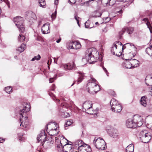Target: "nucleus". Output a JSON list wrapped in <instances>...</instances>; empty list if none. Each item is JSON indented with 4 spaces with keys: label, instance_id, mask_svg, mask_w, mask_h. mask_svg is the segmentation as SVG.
I'll list each match as a JSON object with an SVG mask.
<instances>
[{
    "label": "nucleus",
    "instance_id": "obj_1",
    "mask_svg": "<svg viewBox=\"0 0 152 152\" xmlns=\"http://www.w3.org/2000/svg\"><path fill=\"white\" fill-rule=\"evenodd\" d=\"M22 105L23 108L19 112V114L22 117V118H21L20 119L21 122L20 126L26 128L29 125V122L27 119L28 117L26 116V113L30 110L31 106L27 102H23Z\"/></svg>",
    "mask_w": 152,
    "mask_h": 152
},
{
    "label": "nucleus",
    "instance_id": "obj_2",
    "mask_svg": "<svg viewBox=\"0 0 152 152\" xmlns=\"http://www.w3.org/2000/svg\"><path fill=\"white\" fill-rule=\"evenodd\" d=\"M97 82L96 80L92 77L88 80L86 86V88L90 94H95L100 90V87L97 84Z\"/></svg>",
    "mask_w": 152,
    "mask_h": 152
},
{
    "label": "nucleus",
    "instance_id": "obj_3",
    "mask_svg": "<svg viewBox=\"0 0 152 152\" xmlns=\"http://www.w3.org/2000/svg\"><path fill=\"white\" fill-rule=\"evenodd\" d=\"M99 54L95 48H90L86 51V57L90 64H92L96 62Z\"/></svg>",
    "mask_w": 152,
    "mask_h": 152
},
{
    "label": "nucleus",
    "instance_id": "obj_4",
    "mask_svg": "<svg viewBox=\"0 0 152 152\" xmlns=\"http://www.w3.org/2000/svg\"><path fill=\"white\" fill-rule=\"evenodd\" d=\"M138 137L142 142L147 143L151 139V134L146 130H142L140 132Z\"/></svg>",
    "mask_w": 152,
    "mask_h": 152
},
{
    "label": "nucleus",
    "instance_id": "obj_5",
    "mask_svg": "<svg viewBox=\"0 0 152 152\" xmlns=\"http://www.w3.org/2000/svg\"><path fill=\"white\" fill-rule=\"evenodd\" d=\"M93 143L96 148L100 150H103L107 148L106 143L102 138L99 137L96 139V138L95 137L93 141Z\"/></svg>",
    "mask_w": 152,
    "mask_h": 152
},
{
    "label": "nucleus",
    "instance_id": "obj_6",
    "mask_svg": "<svg viewBox=\"0 0 152 152\" xmlns=\"http://www.w3.org/2000/svg\"><path fill=\"white\" fill-rule=\"evenodd\" d=\"M14 21L16 26L18 28L20 32L23 33L25 28L23 24V18L20 16H17L14 18Z\"/></svg>",
    "mask_w": 152,
    "mask_h": 152
},
{
    "label": "nucleus",
    "instance_id": "obj_7",
    "mask_svg": "<svg viewBox=\"0 0 152 152\" xmlns=\"http://www.w3.org/2000/svg\"><path fill=\"white\" fill-rule=\"evenodd\" d=\"M139 119L137 117H136V115H134L133 119H129L126 121V125L127 127L134 129L137 127L136 122Z\"/></svg>",
    "mask_w": 152,
    "mask_h": 152
},
{
    "label": "nucleus",
    "instance_id": "obj_8",
    "mask_svg": "<svg viewBox=\"0 0 152 152\" xmlns=\"http://www.w3.org/2000/svg\"><path fill=\"white\" fill-rule=\"evenodd\" d=\"M40 134L38 135L37 139L38 142H41V145L43 146L44 142L46 140V136L44 130H42Z\"/></svg>",
    "mask_w": 152,
    "mask_h": 152
},
{
    "label": "nucleus",
    "instance_id": "obj_9",
    "mask_svg": "<svg viewBox=\"0 0 152 152\" xmlns=\"http://www.w3.org/2000/svg\"><path fill=\"white\" fill-rule=\"evenodd\" d=\"M92 106V102L90 101H87L83 104L82 108L83 112H86L91 110Z\"/></svg>",
    "mask_w": 152,
    "mask_h": 152
},
{
    "label": "nucleus",
    "instance_id": "obj_10",
    "mask_svg": "<svg viewBox=\"0 0 152 152\" xmlns=\"http://www.w3.org/2000/svg\"><path fill=\"white\" fill-rule=\"evenodd\" d=\"M25 15L27 18L29 19V22H31L32 21V22H34L35 21V19L36 18V15L35 13L31 11H28L26 12Z\"/></svg>",
    "mask_w": 152,
    "mask_h": 152
},
{
    "label": "nucleus",
    "instance_id": "obj_11",
    "mask_svg": "<svg viewBox=\"0 0 152 152\" xmlns=\"http://www.w3.org/2000/svg\"><path fill=\"white\" fill-rule=\"evenodd\" d=\"M75 64L73 62L64 64L62 65L63 67L66 70L72 69L75 67Z\"/></svg>",
    "mask_w": 152,
    "mask_h": 152
},
{
    "label": "nucleus",
    "instance_id": "obj_12",
    "mask_svg": "<svg viewBox=\"0 0 152 152\" xmlns=\"http://www.w3.org/2000/svg\"><path fill=\"white\" fill-rule=\"evenodd\" d=\"M70 44L72 45L70 46V49H79L81 47L80 43L77 41H72L70 42Z\"/></svg>",
    "mask_w": 152,
    "mask_h": 152
},
{
    "label": "nucleus",
    "instance_id": "obj_13",
    "mask_svg": "<svg viewBox=\"0 0 152 152\" xmlns=\"http://www.w3.org/2000/svg\"><path fill=\"white\" fill-rule=\"evenodd\" d=\"M73 146L71 144L66 143L64 146V151L63 152H72L73 151Z\"/></svg>",
    "mask_w": 152,
    "mask_h": 152
},
{
    "label": "nucleus",
    "instance_id": "obj_14",
    "mask_svg": "<svg viewBox=\"0 0 152 152\" xmlns=\"http://www.w3.org/2000/svg\"><path fill=\"white\" fill-rule=\"evenodd\" d=\"M49 25L48 23L44 24L42 27V34H47L50 32L49 30Z\"/></svg>",
    "mask_w": 152,
    "mask_h": 152
},
{
    "label": "nucleus",
    "instance_id": "obj_15",
    "mask_svg": "<svg viewBox=\"0 0 152 152\" xmlns=\"http://www.w3.org/2000/svg\"><path fill=\"white\" fill-rule=\"evenodd\" d=\"M122 109V107L119 103L111 108L112 111L117 113L120 112Z\"/></svg>",
    "mask_w": 152,
    "mask_h": 152
},
{
    "label": "nucleus",
    "instance_id": "obj_16",
    "mask_svg": "<svg viewBox=\"0 0 152 152\" xmlns=\"http://www.w3.org/2000/svg\"><path fill=\"white\" fill-rule=\"evenodd\" d=\"M117 47V45H116L115 44H113L112 47L111 48V53L114 55H115L117 56H120L121 55V53L120 52L118 54L115 53V52L116 50Z\"/></svg>",
    "mask_w": 152,
    "mask_h": 152
},
{
    "label": "nucleus",
    "instance_id": "obj_17",
    "mask_svg": "<svg viewBox=\"0 0 152 152\" xmlns=\"http://www.w3.org/2000/svg\"><path fill=\"white\" fill-rule=\"evenodd\" d=\"M130 61L133 68L137 67L139 66L140 62L137 60L132 59L130 60Z\"/></svg>",
    "mask_w": 152,
    "mask_h": 152
},
{
    "label": "nucleus",
    "instance_id": "obj_18",
    "mask_svg": "<svg viewBox=\"0 0 152 152\" xmlns=\"http://www.w3.org/2000/svg\"><path fill=\"white\" fill-rule=\"evenodd\" d=\"M147 98L145 96H142L140 99V103L144 107H146L147 105Z\"/></svg>",
    "mask_w": 152,
    "mask_h": 152
},
{
    "label": "nucleus",
    "instance_id": "obj_19",
    "mask_svg": "<svg viewBox=\"0 0 152 152\" xmlns=\"http://www.w3.org/2000/svg\"><path fill=\"white\" fill-rule=\"evenodd\" d=\"M109 134L110 136L113 138H116L118 135V131L116 129H113L111 132L109 133Z\"/></svg>",
    "mask_w": 152,
    "mask_h": 152
},
{
    "label": "nucleus",
    "instance_id": "obj_20",
    "mask_svg": "<svg viewBox=\"0 0 152 152\" xmlns=\"http://www.w3.org/2000/svg\"><path fill=\"white\" fill-rule=\"evenodd\" d=\"M69 142L71 143L73 145H75L76 147L79 146L81 145H84L85 144L82 140H78L75 142H72L70 141H69Z\"/></svg>",
    "mask_w": 152,
    "mask_h": 152
},
{
    "label": "nucleus",
    "instance_id": "obj_21",
    "mask_svg": "<svg viewBox=\"0 0 152 152\" xmlns=\"http://www.w3.org/2000/svg\"><path fill=\"white\" fill-rule=\"evenodd\" d=\"M26 45V44H22L21 45L16 49V51L19 53L23 52L25 48Z\"/></svg>",
    "mask_w": 152,
    "mask_h": 152
},
{
    "label": "nucleus",
    "instance_id": "obj_22",
    "mask_svg": "<svg viewBox=\"0 0 152 152\" xmlns=\"http://www.w3.org/2000/svg\"><path fill=\"white\" fill-rule=\"evenodd\" d=\"M136 117H137L139 118L138 119V120H137L136 122V124H137V127H140L143 124V121H142V118L141 116H139L138 115H136Z\"/></svg>",
    "mask_w": 152,
    "mask_h": 152
},
{
    "label": "nucleus",
    "instance_id": "obj_23",
    "mask_svg": "<svg viewBox=\"0 0 152 152\" xmlns=\"http://www.w3.org/2000/svg\"><path fill=\"white\" fill-rule=\"evenodd\" d=\"M69 142L66 139L64 138L63 137L61 138L60 140V142L61 145L64 146V145L66 143H68L67 142Z\"/></svg>",
    "mask_w": 152,
    "mask_h": 152
},
{
    "label": "nucleus",
    "instance_id": "obj_24",
    "mask_svg": "<svg viewBox=\"0 0 152 152\" xmlns=\"http://www.w3.org/2000/svg\"><path fill=\"white\" fill-rule=\"evenodd\" d=\"M57 128L51 129L48 132V134L51 136H55L58 134V132L56 133Z\"/></svg>",
    "mask_w": 152,
    "mask_h": 152
},
{
    "label": "nucleus",
    "instance_id": "obj_25",
    "mask_svg": "<svg viewBox=\"0 0 152 152\" xmlns=\"http://www.w3.org/2000/svg\"><path fill=\"white\" fill-rule=\"evenodd\" d=\"M119 103L118 101L114 99H112L110 102V104L111 106V109L113 108L114 106L118 104Z\"/></svg>",
    "mask_w": 152,
    "mask_h": 152
},
{
    "label": "nucleus",
    "instance_id": "obj_26",
    "mask_svg": "<svg viewBox=\"0 0 152 152\" xmlns=\"http://www.w3.org/2000/svg\"><path fill=\"white\" fill-rule=\"evenodd\" d=\"M152 45L147 48L145 50L146 53L151 56H152Z\"/></svg>",
    "mask_w": 152,
    "mask_h": 152
},
{
    "label": "nucleus",
    "instance_id": "obj_27",
    "mask_svg": "<svg viewBox=\"0 0 152 152\" xmlns=\"http://www.w3.org/2000/svg\"><path fill=\"white\" fill-rule=\"evenodd\" d=\"M134 145L133 144H130L126 148V152H128L129 151H134Z\"/></svg>",
    "mask_w": 152,
    "mask_h": 152
},
{
    "label": "nucleus",
    "instance_id": "obj_28",
    "mask_svg": "<svg viewBox=\"0 0 152 152\" xmlns=\"http://www.w3.org/2000/svg\"><path fill=\"white\" fill-rule=\"evenodd\" d=\"M134 46V48H136L134 46V45L132 43H127L123 45L122 49L123 50L127 47H129V46Z\"/></svg>",
    "mask_w": 152,
    "mask_h": 152
},
{
    "label": "nucleus",
    "instance_id": "obj_29",
    "mask_svg": "<svg viewBox=\"0 0 152 152\" xmlns=\"http://www.w3.org/2000/svg\"><path fill=\"white\" fill-rule=\"evenodd\" d=\"M64 148V146L60 144H59L57 146V150L59 152H63Z\"/></svg>",
    "mask_w": 152,
    "mask_h": 152
},
{
    "label": "nucleus",
    "instance_id": "obj_30",
    "mask_svg": "<svg viewBox=\"0 0 152 152\" xmlns=\"http://www.w3.org/2000/svg\"><path fill=\"white\" fill-rule=\"evenodd\" d=\"M84 145H86V147L84 149V150L82 151V152H91V149L90 146L86 144H85Z\"/></svg>",
    "mask_w": 152,
    "mask_h": 152
},
{
    "label": "nucleus",
    "instance_id": "obj_31",
    "mask_svg": "<svg viewBox=\"0 0 152 152\" xmlns=\"http://www.w3.org/2000/svg\"><path fill=\"white\" fill-rule=\"evenodd\" d=\"M12 88L11 86H8L5 88V91L9 94H10L12 92Z\"/></svg>",
    "mask_w": 152,
    "mask_h": 152
},
{
    "label": "nucleus",
    "instance_id": "obj_32",
    "mask_svg": "<svg viewBox=\"0 0 152 152\" xmlns=\"http://www.w3.org/2000/svg\"><path fill=\"white\" fill-rule=\"evenodd\" d=\"M25 38L24 35L22 34H20L18 37V41L20 42H23L24 41Z\"/></svg>",
    "mask_w": 152,
    "mask_h": 152
},
{
    "label": "nucleus",
    "instance_id": "obj_33",
    "mask_svg": "<svg viewBox=\"0 0 152 152\" xmlns=\"http://www.w3.org/2000/svg\"><path fill=\"white\" fill-rule=\"evenodd\" d=\"M125 67L126 68H133L130 62L126 61L125 63Z\"/></svg>",
    "mask_w": 152,
    "mask_h": 152
},
{
    "label": "nucleus",
    "instance_id": "obj_34",
    "mask_svg": "<svg viewBox=\"0 0 152 152\" xmlns=\"http://www.w3.org/2000/svg\"><path fill=\"white\" fill-rule=\"evenodd\" d=\"M127 32L129 34H132L134 31V28L132 27H126Z\"/></svg>",
    "mask_w": 152,
    "mask_h": 152
},
{
    "label": "nucleus",
    "instance_id": "obj_35",
    "mask_svg": "<svg viewBox=\"0 0 152 152\" xmlns=\"http://www.w3.org/2000/svg\"><path fill=\"white\" fill-rule=\"evenodd\" d=\"M39 3L40 4V6L41 7H44L45 6L46 3L44 0H39Z\"/></svg>",
    "mask_w": 152,
    "mask_h": 152
},
{
    "label": "nucleus",
    "instance_id": "obj_36",
    "mask_svg": "<svg viewBox=\"0 0 152 152\" xmlns=\"http://www.w3.org/2000/svg\"><path fill=\"white\" fill-rule=\"evenodd\" d=\"M86 147V145H80L78 146V150L80 151L79 152H82V151L84 150V149Z\"/></svg>",
    "mask_w": 152,
    "mask_h": 152
},
{
    "label": "nucleus",
    "instance_id": "obj_37",
    "mask_svg": "<svg viewBox=\"0 0 152 152\" xmlns=\"http://www.w3.org/2000/svg\"><path fill=\"white\" fill-rule=\"evenodd\" d=\"M146 25H147L148 27L149 28L150 32L152 33V26L150 24L149 22H147L146 23Z\"/></svg>",
    "mask_w": 152,
    "mask_h": 152
},
{
    "label": "nucleus",
    "instance_id": "obj_38",
    "mask_svg": "<svg viewBox=\"0 0 152 152\" xmlns=\"http://www.w3.org/2000/svg\"><path fill=\"white\" fill-rule=\"evenodd\" d=\"M41 58V56L39 55H38L37 56H34L31 60V61H34L35 60H38Z\"/></svg>",
    "mask_w": 152,
    "mask_h": 152
},
{
    "label": "nucleus",
    "instance_id": "obj_39",
    "mask_svg": "<svg viewBox=\"0 0 152 152\" xmlns=\"http://www.w3.org/2000/svg\"><path fill=\"white\" fill-rule=\"evenodd\" d=\"M146 79V80H149L150 81L152 82V73L147 76Z\"/></svg>",
    "mask_w": 152,
    "mask_h": 152
},
{
    "label": "nucleus",
    "instance_id": "obj_40",
    "mask_svg": "<svg viewBox=\"0 0 152 152\" xmlns=\"http://www.w3.org/2000/svg\"><path fill=\"white\" fill-rule=\"evenodd\" d=\"M126 31H127L126 27L123 28L121 31L120 32V34L121 35H123Z\"/></svg>",
    "mask_w": 152,
    "mask_h": 152
},
{
    "label": "nucleus",
    "instance_id": "obj_41",
    "mask_svg": "<svg viewBox=\"0 0 152 152\" xmlns=\"http://www.w3.org/2000/svg\"><path fill=\"white\" fill-rule=\"evenodd\" d=\"M1 1H4L5 3H6L7 5L8 6V7L9 8L10 7V2L8 1V0H1Z\"/></svg>",
    "mask_w": 152,
    "mask_h": 152
},
{
    "label": "nucleus",
    "instance_id": "obj_42",
    "mask_svg": "<svg viewBox=\"0 0 152 152\" xmlns=\"http://www.w3.org/2000/svg\"><path fill=\"white\" fill-rule=\"evenodd\" d=\"M73 121L72 120H69V121H68L66 124V125H67L68 126H69L70 125L73 123Z\"/></svg>",
    "mask_w": 152,
    "mask_h": 152
},
{
    "label": "nucleus",
    "instance_id": "obj_43",
    "mask_svg": "<svg viewBox=\"0 0 152 152\" xmlns=\"http://www.w3.org/2000/svg\"><path fill=\"white\" fill-rule=\"evenodd\" d=\"M148 118L150 121V124L152 126V115H149L148 116Z\"/></svg>",
    "mask_w": 152,
    "mask_h": 152
},
{
    "label": "nucleus",
    "instance_id": "obj_44",
    "mask_svg": "<svg viewBox=\"0 0 152 152\" xmlns=\"http://www.w3.org/2000/svg\"><path fill=\"white\" fill-rule=\"evenodd\" d=\"M88 22H86L85 23V27L86 28H92V27H90V25H88Z\"/></svg>",
    "mask_w": 152,
    "mask_h": 152
},
{
    "label": "nucleus",
    "instance_id": "obj_45",
    "mask_svg": "<svg viewBox=\"0 0 152 152\" xmlns=\"http://www.w3.org/2000/svg\"><path fill=\"white\" fill-rule=\"evenodd\" d=\"M79 18V17L77 15H75V20H76L77 22V23L78 25V26H80V24H79V20L78 19V18Z\"/></svg>",
    "mask_w": 152,
    "mask_h": 152
},
{
    "label": "nucleus",
    "instance_id": "obj_46",
    "mask_svg": "<svg viewBox=\"0 0 152 152\" xmlns=\"http://www.w3.org/2000/svg\"><path fill=\"white\" fill-rule=\"evenodd\" d=\"M109 94L110 95H114L115 94V92L113 90H110L108 91Z\"/></svg>",
    "mask_w": 152,
    "mask_h": 152
},
{
    "label": "nucleus",
    "instance_id": "obj_47",
    "mask_svg": "<svg viewBox=\"0 0 152 152\" xmlns=\"http://www.w3.org/2000/svg\"><path fill=\"white\" fill-rule=\"evenodd\" d=\"M102 68L103 70H104V72L106 73L107 76H108L109 73L108 72L106 68H105L104 66H103L102 67Z\"/></svg>",
    "mask_w": 152,
    "mask_h": 152
},
{
    "label": "nucleus",
    "instance_id": "obj_48",
    "mask_svg": "<svg viewBox=\"0 0 152 152\" xmlns=\"http://www.w3.org/2000/svg\"><path fill=\"white\" fill-rule=\"evenodd\" d=\"M53 96L52 98L54 101H57L58 102H59L60 101V100L59 99L57 98L56 97V96Z\"/></svg>",
    "mask_w": 152,
    "mask_h": 152
},
{
    "label": "nucleus",
    "instance_id": "obj_49",
    "mask_svg": "<svg viewBox=\"0 0 152 152\" xmlns=\"http://www.w3.org/2000/svg\"><path fill=\"white\" fill-rule=\"evenodd\" d=\"M113 44H115L116 45H117V44L118 45H120V46H121L122 45V43L119 41H116Z\"/></svg>",
    "mask_w": 152,
    "mask_h": 152
},
{
    "label": "nucleus",
    "instance_id": "obj_50",
    "mask_svg": "<svg viewBox=\"0 0 152 152\" xmlns=\"http://www.w3.org/2000/svg\"><path fill=\"white\" fill-rule=\"evenodd\" d=\"M83 79V77H81L80 78H79L77 80V83H76L77 84H78L80 83L81 82Z\"/></svg>",
    "mask_w": 152,
    "mask_h": 152
},
{
    "label": "nucleus",
    "instance_id": "obj_51",
    "mask_svg": "<svg viewBox=\"0 0 152 152\" xmlns=\"http://www.w3.org/2000/svg\"><path fill=\"white\" fill-rule=\"evenodd\" d=\"M90 110H89L88 111H86V113L88 114H90V115H93V113H94V112H92V111H90Z\"/></svg>",
    "mask_w": 152,
    "mask_h": 152
},
{
    "label": "nucleus",
    "instance_id": "obj_52",
    "mask_svg": "<svg viewBox=\"0 0 152 152\" xmlns=\"http://www.w3.org/2000/svg\"><path fill=\"white\" fill-rule=\"evenodd\" d=\"M54 79L53 78H50L49 79V82L50 83H53L54 80Z\"/></svg>",
    "mask_w": 152,
    "mask_h": 152
},
{
    "label": "nucleus",
    "instance_id": "obj_53",
    "mask_svg": "<svg viewBox=\"0 0 152 152\" xmlns=\"http://www.w3.org/2000/svg\"><path fill=\"white\" fill-rule=\"evenodd\" d=\"M69 1L70 3L71 4H74L76 2L75 0H69Z\"/></svg>",
    "mask_w": 152,
    "mask_h": 152
},
{
    "label": "nucleus",
    "instance_id": "obj_54",
    "mask_svg": "<svg viewBox=\"0 0 152 152\" xmlns=\"http://www.w3.org/2000/svg\"><path fill=\"white\" fill-rule=\"evenodd\" d=\"M101 14H100V13H99V15H94L93 16V17L94 18H97V17H99L100 16H101Z\"/></svg>",
    "mask_w": 152,
    "mask_h": 152
},
{
    "label": "nucleus",
    "instance_id": "obj_55",
    "mask_svg": "<svg viewBox=\"0 0 152 152\" xmlns=\"http://www.w3.org/2000/svg\"><path fill=\"white\" fill-rule=\"evenodd\" d=\"M110 20V18L109 17H107L105 18V20H107V22L109 21Z\"/></svg>",
    "mask_w": 152,
    "mask_h": 152
},
{
    "label": "nucleus",
    "instance_id": "obj_56",
    "mask_svg": "<svg viewBox=\"0 0 152 152\" xmlns=\"http://www.w3.org/2000/svg\"><path fill=\"white\" fill-rule=\"evenodd\" d=\"M142 20L145 21V22H149L148 21V19L147 18H145L142 19Z\"/></svg>",
    "mask_w": 152,
    "mask_h": 152
},
{
    "label": "nucleus",
    "instance_id": "obj_57",
    "mask_svg": "<svg viewBox=\"0 0 152 152\" xmlns=\"http://www.w3.org/2000/svg\"><path fill=\"white\" fill-rule=\"evenodd\" d=\"M64 115H66V117H68L69 116V115L68 113H64Z\"/></svg>",
    "mask_w": 152,
    "mask_h": 152
},
{
    "label": "nucleus",
    "instance_id": "obj_58",
    "mask_svg": "<svg viewBox=\"0 0 152 152\" xmlns=\"http://www.w3.org/2000/svg\"><path fill=\"white\" fill-rule=\"evenodd\" d=\"M103 31L104 32H106L107 31L106 28H104L103 30Z\"/></svg>",
    "mask_w": 152,
    "mask_h": 152
},
{
    "label": "nucleus",
    "instance_id": "obj_59",
    "mask_svg": "<svg viewBox=\"0 0 152 152\" xmlns=\"http://www.w3.org/2000/svg\"><path fill=\"white\" fill-rule=\"evenodd\" d=\"M61 39L60 38H59L58 40H57L56 41V42L57 43H59L61 41Z\"/></svg>",
    "mask_w": 152,
    "mask_h": 152
},
{
    "label": "nucleus",
    "instance_id": "obj_60",
    "mask_svg": "<svg viewBox=\"0 0 152 152\" xmlns=\"http://www.w3.org/2000/svg\"><path fill=\"white\" fill-rule=\"evenodd\" d=\"M5 140L3 139H1L0 138V143H3V142Z\"/></svg>",
    "mask_w": 152,
    "mask_h": 152
},
{
    "label": "nucleus",
    "instance_id": "obj_61",
    "mask_svg": "<svg viewBox=\"0 0 152 152\" xmlns=\"http://www.w3.org/2000/svg\"><path fill=\"white\" fill-rule=\"evenodd\" d=\"M78 73L79 74H80L82 77H83L84 76V74L82 72H78Z\"/></svg>",
    "mask_w": 152,
    "mask_h": 152
},
{
    "label": "nucleus",
    "instance_id": "obj_62",
    "mask_svg": "<svg viewBox=\"0 0 152 152\" xmlns=\"http://www.w3.org/2000/svg\"><path fill=\"white\" fill-rule=\"evenodd\" d=\"M55 4H57V3H58V0H55Z\"/></svg>",
    "mask_w": 152,
    "mask_h": 152
},
{
    "label": "nucleus",
    "instance_id": "obj_63",
    "mask_svg": "<svg viewBox=\"0 0 152 152\" xmlns=\"http://www.w3.org/2000/svg\"><path fill=\"white\" fill-rule=\"evenodd\" d=\"M99 108H96V110H95V111H96L97 112V111H99Z\"/></svg>",
    "mask_w": 152,
    "mask_h": 152
},
{
    "label": "nucleus",
    "instance_id": "obj_64",
    "mask_svg": "<svg viewBox=\"0 0 152 152\" xmlns=\"http://www.w3.org/2000/svg\"><path fill=\"white\" fill-rule=\"evenodd\" d=\"M122 10H120V11H119L118 12L120 14L121 13H122Z\"/></svg>",
    "mask_w": 152,
    "mask_h": 152
}]
</instances>
